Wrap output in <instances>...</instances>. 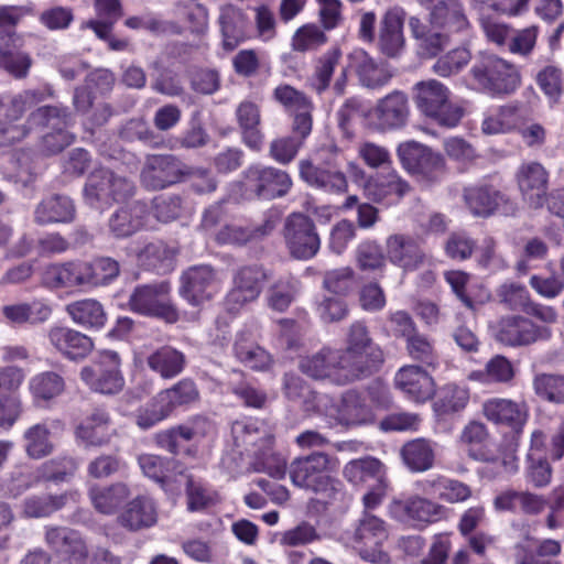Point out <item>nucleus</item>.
Returning a JSON list of instances; mask_svg holds the SVG:
<instances>
[{
  "instance_id": "nucleus-1",
  "label": "nucleus",
  "mask_w": 564,
  "mask_h": 564,
  "mask_svg": "<svg viewBox=\"0 0 564 564\" xmlns=\"http://www.w3.org/2000/svg\"><path fill=\"white\" fill-rule=\"evenodd\" d=\"M334 468L327 454L316 452L295 458L289 466V474L295 486L337 501L344 499L345 491L341 481L329 476Z\"/></svg>"
},
{
  "instance_id": "nucleus-2",
  "label": "nucleus",
  "mask_w": 564,
  "mask_h": 564,
  "mask_svg": "<svg viewBox=\"0 0 564 564\" xmlns=\"http://www.w3.org/2000/svg\"><path fill=\"white\" fill-rule=\"evenodd\" d=\"M341 150L335 143L324 145L317 153L318 162L310 159L299 162V173L308 186L327 194L343 195L348 191V178L340 169Z\"/></svg>"
},
{
  "instance_id": "nucleus-3",
  "label": "nucleus",
  "mask_w": 564,
  "mask_h": 564,
  "mask_svg": "<svg viewBox=\"0 0 564 564\" xmlns=\"http://www.w3.org/2000/svg\"><path fill=\"white\" fill-rule=\"evenodd\" d=\"M343 356L359 377L372 375L383 364V351L377 345L364 322L356 321L349 325L345 335Z\"/></svg>"
},
{
  "instance_id": "nucleus-4",
  "label": "nucleus",
  "mask_w": 564,
  "mask_h": 564,
  "mask_svg": "<svg viewBox=\"0 0 564 564\" xmlns=\"http://www.w3.org/2000/svg\"><path fill=\"white\" fill-rule=\"evenodd\" d=\"M414 102L417 109L444 127H455L464 110L449 101V89L436 79L422 80L414 86Z\"/></svg>"
},
{
  "instance_id": "nucleus-5",
  "label": "nucleus",
  "mask_w": 564,
  "mask_h": 564,
  "mask_svg": "<svg viewBox=\"0 0 564 564\" xmlns=\"http://www.w3.org/2000/svg\"><path fill=\"white\" fill-rule=\"evenodd\" d=\"M469 74L479 89L491 95L510 94L520 83L517 68L494 54L480 55Z\"/></svg>"
},
{
  "instance_id": "nucleus-6",
  "label": "nucleus",
  "mask_w": 564,
  "mask_h": 564,
  "mask_svg": "<svg viewBox=\"0 0 564 564\" xmlns=\"http://www.w3.org/2000/svg\"><path fill=\"white\" fill-rule=\"evenodd\" d=\"M135 186L129 178L108 169H97L87 177L84 199L95 209H105L115 202H123L133 196Z\"/></svg>"
},
{
  "instance_id": "nucleus-7",
  "label": "nucleus",
  "mask_w": 564,
  "mask_h": 564,
  "mask_svg": "<svg viewBox=\"0 0 564 564\" xmlns=\"http://www.w3.org/2000/svg\"><path fill=\"white\" fill-rule=\"evenodd\" d=\"M50 96H52V89L46 86L23 90L13 96L8 104L0 100V148L11 145L28 135L29 129L26 126L17 124L15 122L22 118L29 108Z\"/></svg>"
},
{
  "instance_id": "nucleus-8",
  "label": "nucleus",
  "mask_w": 564,
  "mask_h": 564,
  "mask_svg": "<svg viewBox=\"0 0 564 564\" xmlns=\"http://www.w3.org/2000/svg\"><path fill=\"white\" fill-rule=\"evenodd\" d=\"M299 368L312 379L328 380L336 384H347L359 380L341 350L336 348L323 347L312 355L302 357Z\"/></svg>"
},
{
  "instance_id": "nucleus-9",
  "label": "nucleus",
  "mask_w": 564,
  "mask_h": 564,
  "mask_svg": "<svg viewBox=\"0 0 564 564\" xmlns=\"http://www.w3.org/2000/svg\"><path fill=\"white\" fill-rule=\"evenodd\" d=\"M397 155L402 166L426 185L440 182L445 174L443 156L416 141L399 144Z\"/></svg>"
},
{
  "instance_id": "nucleus-10",
  "label": "nucleus",
  "mask_w": 564,
  "mask_h": 564,
  "mask_svg": "<svg viewBox=\"0 0 564 564\" xmlns=\"http://www.w3.org/2000/svg\"><path fill=\"white\" fill-rule=\"evenodd\" d=\"M169 294L170 285L165 282L140 285L130 295L129 305L135 313L175 323L178 319V312Z\"/></svg>"
},
{
  "instance_id": "nucleus-11",
  "label": "nucleus",
  "mask_w": 564,
  "mask_h": 564,
  "mask_svg": "<svg viewBox=\"0 0 564 564\" xmlns=\"http://www.w3.org/2000/svg\"><path fill=\"white\" fill-rule=\"evenodd\" d=\"M283 237L291 257L297 260L312 259L321 248L314 221L301 213H293L286 218Z\"/></svg>"
},
{
  "instance_id": "nucleus-12",
  "label": "nucleus",
  "mask_w": 564,
  "mask_h": 564,
  "mask_svg": "<svg viewBox=\"0 0 564 564\" xmlns=\"http://www.w3.org/2000/svg\"><path fill=\"white\" fill-rule=\"evenodd\" d=\"M497 341L508 347H523L551 337L546 326H539L522 315H506L492 326Z\"/></svg>"
},
{
  "instance_id": "nucleus-13",
  "label": "nucleus",
  "mask_w": 564,
  "mask_h": 564,
  "mask_svg": "<svg viewBox=\"0 0 564 564\" xmlns=\"http://www.w3.org/2000/svg\"><path fill=\"white\" fill-rule=\"evenodd\" d=\"M388 539L386 522L365 512L354 533L355 549L364 561L372 564H389L390 556L381 544Z\"/></svg>"
},
{
  "instance_id": "nucleus-14",
  "label": "nucleus",
  "mask_w": 564,
  "mask_h": 564,
  "mask_svg": "<svg viewBox=\"0 0 564 564\" xmlns=\"http://www.w3.org/2000/svg\"><path fill=\"white\" fill-rule=\"evenodd\" d=\"M80 379L95 392L116 394L124 386L120 371V358L116 351L105 350L90 366L80 370Z\"/></svg>"
},
{
  "instance_id": "nucleus-15",
  "label": "nucleus",
  "mask_w": 564,
  "mask_h": 564,
  "mask_svg": "<svg viewBox=\"0 0 564 564\" xmlns=\"http://www.w3.org/2000/svg\"><path fill=\"white\" fill-rule=\"evenodd\" d=\"M28 122L52 128V132L42 139V149L46 154H56L74 141V135L67 131L70 116L66 109L54 106L40 107L30 115Z\"/></svg>"
},
{
  "instance_id": "nucleus-16",
  "label": "nucleus",
  "mask_w": 564,
  "mask_h": 564,
  "mask_svg": "<svg viewBox=\"0 0 564 564\" xmlns=\"http://www.w3.org/2000/svg\"><path fill=\"white\" fill-rule=\"evenodd\" d=\"M243 185L247 197L273 199L284 196L292 186L290 175L279 169L252 165L245 171Z\"/></svg>"
},
{
  "instance_id": "nucleus-17",
  "label": "nucleus",
  "mask_w": 564,
  "mask_h": 564,
  "mask_svg": "<svg viewBox=\"0 0 564 564\" xmlns=\"http://www.w3.org/2000/svg\"><path fill=\"white\" fill-rule=\"evenodd\" d=\"M269 278V272L260 264H248L237 269L232 288L226 297L228 310L237 312L246 304L256 301Z\"/></svg>"
},
{
  "instance_id": "nucleus-18",
  "label": "nucleus",
  "mask_w": 564,
  "mask_h": 564,
  "mask_svg": "<svg viewBox=\"0 0 564 564\" xmlns=\"http://www.w3.org/2000/svg\"><path fill=\"white\" fill-rule=\"evenodd\" d=\"M186 165L171 154H152L145 158L140 180L149 189H163L184 180Z\"/></svg>"
},
{
  "instance_id": "nucleus-19",
  "label": "nucleus",
  "mask_w": 564,
  "mask_h": 564,
  "mask_svg": "<svg viewBox=\"0 0 564 564\" xmlns=\"http://www.w3.org/2000/svg\"><path fill=\"white\" fill-rule=\"evenodd\" d=\"M410 116V107L406 95L394 90L380 98L369 111V118L373 127L381 132L403 128Z\"/></svg>"
},
{
  "instance_id": "nucleus-20",
  "label": "nucleus",
  "mask_w": 564,
  "mask_h": 564,
  "mask_svg": "<svg viewBox=\"0 0 564 564\" xmlns=\"http://www.w3.org/2000/svg\"><path fill=\"white\" fill-rule=\"evenodd\" d=\"M46 545L59 557L69 563H83L88 556V546L82 534L70 528L46 525L44 528Z\"/></svg>"
},
{
  "instance_id": "nucleus-21",
  "label": "nucleus",
  "mask_w": 564,
  "mask_h": 564,
  "mask_svg": "<svg viewBox=\"0 0 564 564\" xmlns=\"http://www.w3.org/2000/svg\"><path fill=\"white\" fill-rule=\"evenodd\" d=\"M389 261L404 271H415L426 261V254L420 242L405 234L390 235L386 240Z\"/></svg>"
},
{
  "instance_id": "nucleus-22",
  "label": "nucleus",
  "mask_w": 564,
  "mask_h": 564,
  "mask_svg": "<svg viewBox=\"0 0 564 564\" xmlns=\"http://www.w3.org/2000/svg\"><path fill=\"white\" fill-rule=\"evenodd\" d=\"M216 286V273L209 265H195L181 276L180 294L189 304L198 306L212 299Z\"/></svg>"
},
{
  "instance_id": "nucleus-23",
  "label": "nucleus",
  "mask_w": 564,
  "mask_h": 564,
  "mask_svg": "<svg viewBox=\"0 0 564 564\" xmlns=\"http://www.w3.org/2000/svg\"><path fill=\"white\" fill-rule=\"evenodd\" d=\"M50 345L69 360L86 358L94 348L93 339L68 326L54 325L47 330Z\"/></svg>"
},
{
  "instance_id": "nucleus-24",
  "label": "nucleus",
  "mask_w": 564,
  "mask_h": 564,
  "mask_svg": "<svg viewBox=\"0 0 564 564\" xmlns=\"http://www.w3.org/2000/svg\"><path fill=\"white\" fill-rule=\"evenodd\" d=\"M391 513L400 521L424 527L440 520L444 513V507L426 498L412 496L394 501Z\"/></svg>"
},
{
  "instance_id": "nucleus-25",
  "label": "nucleus",
  "mask_w": 564,
  "mask_h": 564,
  "mask_svg": "<svg viewBox=\"0 0 564 564\" xmlns=\"http://www.w3.org/2000/svg\"><path fill=\"white\" fill-rule=\"evenodd\" d=\"M43 283L52 290L88 288L87 261L50 264L43 272Z\"/></svg>"
},
{
  "instance_id": "nucleus-26",
  "label": "nucleus",
  "mask_w": 564,
  "mask_h": 564,
  "mask_svg": "<svg viewBox=\"0 0 564 564\" xmlns=\"http://www.w3.org/2000/svg\"><path fill=\"white\" fill-rule=\"evenodd\" d=\"M395 387L409 399L425 402L435 394L433 378L420 366L408 365L400 368L394 376Z\"/></svg>"
},
{
  "instance_id": "nucleus-27",
  "label": "nucleus",
  "mask_w": 564,
  "mask_h": 564,
  "mask_svg": "<svg viewBox=\"0 0 564 564\" xmlns=\"http://www.w3.org/2000/svg\"><path fill=\"white\" fill-rule=\"evenodd\" d=\"M482 414L495 424H502L519 434L528 421V406L524 402L492 398L484 402Z\"/></svg>"
},
{
  "instance_id": "nucleus-28",
  "label": "nucleus",
  "mask_w": 564,
  "mask_h": 564,
  "mask_svg": "<svg viewBox=\"0 0 564 564\" xmlns=\"http://www.w3.org/2000/svg\"><path fill=\"white\" fill-rule=\"evenodd\" d=\"M410 191V184L394 170L371 175L364 184L365 195L377 203L386 199L399 200Z\"/></svg>"
},
{
  "instance_id": "nucleus-29",
  "label": "nucleus",
  "mask_w": 564,
  "mask_h": 564,
  "mask_svg": "<svg viewBox=\"0 0 564 564\" xmlns=\"http://www.w3.org/2000/svg\"><path fill=\"white\" fill-rule=\"evenodd\" d=\"M518 184L524 199L534 208L546 202L547 172L538 162L523 163L517 173Z\"/></svg>"
},
{
  "instance_id": "nucleus-30",
  "label": "nucleus",
  "mask_w": 564,
  "mask_h": 564,
  "mask_svg": "<svg viewBox=\"0 0 564 564\" xmlns=\"http://www.w3.org/2000/svg\"><path fill=\"white\" fill-rule=\"evenodd\" d=\"M53 313L52 306L42 299L31 302H15L3 305L1 314L9 325H40L47 322Z\"/></svg>"
},
{
  "instance_id": "nucleus-31",
  "label": "nucleus",
  "mask_w": 564,
  "mask_h": 564,
  "mask_svg": "<svg viewBox=\"0 0 564 564\" xmlns=\"http://www.w3.org/2000/svg\"><path fill=\"white\" fill-rule=\"evenodd\" d=\"M335 421L345 426L368 424L373 421V413L366 399L355 390H348L334 408Z\"/></svg>"
},
{
  "instance_id": "nucleus-32",
  "label": "nucleus",
  "mask_w": 564,
  "mask_h": 564,
  "mask_svg": "<svg viewBox=\"0 0 564 564\" xmlns=\"http://www.w3.org/2000/svg\"><path fill=\"white\" fill-rule=\"evenodd\" d=\"M350 59L359 82L369 89L382 88L393 77V72L387 63L376 61L362 50L351 53Z\"/></svg>"
},
{
  "instance_id": "nucleus-33",
  "label": "nucleus",
  "mask_w": 564,
  "mask_h": 564,
  "mask_svg": "<svg viewBox=\"0 0 564 564\" xmlns=\"http://www.w3.org/2000/svg\"><path fill=\"white\" fill-rule=\"evenodd\" d=\"M149 215L145 203L135 200L117 209L109 218L108 227L116 238H127L145 226Z\"/></svg>"
},
{
  "instance_id": "nucleus-34",
  "label": "nucleus",
  "mask_w": 564,
  "mask_h": 564,
  "mask_svg": "<svg viewBox=\"0 0 564 564\" xmlns=\"http://www.w3.org/2000/svg\"><path fill=\"white\" fill-rule=\"evenodd\" d=\"M218 22L225 50H235L247 37L248 17L242 9L229 3L221 6Z\"/></svg>"
},
{
  "instance_id": "nucleus-35",
  "label": "nucleus",
  "mask_w": 564,
  "mask_h": 564,
  "mask_svg": "<svg viewBox=\"0 0 564 564\" xmlns=\"http://www.w3.org/2000/svg\"><path fill=\"white\" fill-rule=\"evenodd\" d=\"M464 200L473 215L488 217L506 202V196L487 183H478L464 188Z\"/></svg>"
},
{
  "instance_id": "nucleus-36",
  "label": "nucleus",
  "mask_w": 564,
  "mask_h": 564,
  "mask_svg": "<svg viewBox=\"0 0 564 564\" xmlns=\"http://www.w3.org/2000/svg\"><path fill=\"white\" fill-rule=\"evenodd\" d=\"M404 11L393 8L386 12L380 23L379 46L383 54L397 56L404 46L403 22Z\"/></svg>"
},
{
  "instance_id": "nucleus-37",
  "label": "nucleus",
  "mask_w": 564,
  "mask_h": 564,
  "mask_svg": "<svg viewBox=\"0 0 564 564\" xmlns=\"http://www.w3.org/2000/svg\"><path fill=\"white\" fill-rule=\"evenodd\" d=\"M113 433L110 416L104 409H95L76 429V436L87 446L107 445Z\"/></svg>"
},
{
  "instance_id": "nucleus-38",
  "label": "nucleus",
  "mask_w": 564,
  "mask_h": 564,
  "mask_svg": "<svg viewBox=\"0 0 564 564\" xmlns=\"http://www.w3.org/2000/svg\"><path fill=\"white\" fill-rule=\"evenodd\" d=\"M73 200L64 195H52L42 199L34 210V221L39 225L69 223L75 218Z\"/></svg>"
},
{
  "instance_id": "nucleus-39",
  "label": "nucleus",
  "mask_w": 564,
  "mask_h": 564,
  "mask_svg": "<svg viewBox=\"0 0 564 564\" xmlns=\"http://www.w3.org/2000/svg\"><path fill=\"white\" fill-rule=\"evenodd\" d=\"M409 26L413 37L417 41V48L421 56L426 58L435 57L448 45V35L441 32L437 26H430L419 18L411 17Z\"/></svg>"
},
{
  "instance_id": "nucleus-40",
  "label": "nucleus",
  "mask_w": 564,
  "mask_h": 564,
  "mask_svg": "<svg viewBox=\"0 0 564 564\" xmlns=\"http://www.w3.org/2000/svg\"><path fill=\"white\" fill-rule=\"evenodd\" d=\"M384 467L375 457H362L348 462L343 469L344 478L354 486H370L384 478Z\"/></svg>"
},
{
  "instance_id": "nucleus-41",
  "label": "nucleus",
  "mask_w": 564,
  "mask_h": 564,
  "mask_svg": "<svg viewBox=\"0 0 564 564\" xmlns=\"http://www.w3.org/2000/svg\"><path fill=\"white\" fill-rule=\"evenodd\" d=\"M65 312L75 324L88 329H99L107 321L102 304L95 299L74 301L65 306Z\"/></svg>"
},
{
  "instance_id": "nucleus-42",
  "label": "nucleus",
  "mask_w": 564,
  "mask_h": 564,
  "mask_svg": "<svg viewBox=\"0 0 564 564\" xmlns=\"http://www.w3.org/2000/svg\"><path fill=\"white\" fill-rule=\"evenodd\" d=\"M61 425L59 421H44L25 430L23 434L24 447L29 457L34 459L50 455L54 449L52 429Z\"/></svg>"
},
{
  "instance_id": "nucleus-43",
  "label": "nucleus",
  "mask_w": 564,
  "mask_h": 564,
  "mask_svg": "<svg viewBox=\"0 0 564 564\" xmlns=\"http://www.w3.org/2000/svg\"><path fill=\"white\" fill-rule=\"evenodd\" d=\"M430 22L454 32L464 31L469 25L459 0H437L430 13Z\"/></svg>"
},
{
  "instance_id": "nucleus-44",
  "label": "nucleus",
  "mask_w": 564,
  "mask_h": 564,
  "mask_svg": "<svg viewBox=\"0 0 564 564\" xmlns=\"http://www.w3.org/2000/svg\"><path fill=\"white\" fill-rule=\"evenodd\" d=\"M120 524L129 530H140L156 522V509L147 497H137L130 501L118 518Z\"/></svg>"
},
{
  "instance_id": "nucleus-45",
  "label": "nucleus",
  "mask_w": 564,
  "mask_h": 564,
  "mask_svg": "<svg viewBox=\"0 0 564 564\" xmlns=\"http://www.w3.org/2000/svg\"><path fill=\"white\" fill-rule=\"evenodd\" d=\"M401 457L404 465L414 473L431 469L435 460L434 444L425 438H416L406 442L401 448Z\"/></svg>"
},
{
  "instance_id": "nucleus-46",
  "label": "nucleus",
  "mask_w": 564,
  "mask_h": 564,
  "mask_svg": "<svg viewBox=\"0 0 564 564\" xmlns=\"http://www.w3.org/2000/svg\"><path fill=\"white\" fill-rule=\"evenodd\" d=\"M130 495L129 487L123 482H115L110 486H94L89 489V498L94 508L104 514L116 512Z\"/></svg>"
},
{
  "instance_id": "nucleus-47",
  "label": "nucleus",
  "mask_w": 564,
  "mask_h": 564,
  "mask_svg": "<svg viewBox=\"0 0 564 564\" xmlns=\"http://www.w3.org/2000/svg\"><path fill=\"white\" fill-rule=\"evenodd\" d=\"M422 489L425 494L436 496L448 503H457L467 500L471 496V489L466 484L444 476L426 479Z\"/></svg>"
},
{
  "instance_id": "nucleus-48",
  "label": "nucleus",
  "mask_w": 564,
  "mask_h": 564,
  "mask_svg": "<svg viewBox=\"0 0 564 564\" xmlns=\"http://www.w3.org/2000/svg\"><path fill=\"white\" fill-rule=\"evenodd\" d=\"M130 256L149 269H155L161 262L171 257V250L159 239H138L127 247Z\"/></svg>"
},
{
  "instance_id": "nucleus-49",
  "label": "nucleus",
  "mask_w": 564,
  "mask_h": 564,
  "mask_svg": "<svg viewBox=\"0 0 564 564\" xmlns=\"http://www.w3.org/2000/svg\"><path fill=\"white\" fill-rule=\"evenodd\" d=\"M68 500L67 494L31 495L21 503V517L25 519L46 518L62 509Z\"/></svg>"
},
{
  "instance_id": "nucleus-50",
  "label": "nucleus",
  "mask_w": 564,
  "mask_h": 564,
  "mask_svg": "<svg viewBox=\"0 0 564 564\" xmlns=\"http://www.w3.org/2000/svg\"><path fill=\"white\" fill-rule=\"evenodd\" d=\"M23 41L0 43V68L14 78H24L32 65L30 55L21 50Z\"/></svg>"
},
{
  "instance_id": "nucleus-51",
  "label": "nucleus",
  "mask_w": 564,
  "mask_h": 564,
  "mask_svg": "<svg viewBox=\"0 0 564 564\" xmlns=\"http://www.w3.org/2000/svg\"><path fill=\"white\" fill-rule=\"evenodd\" d=\"M147 364L151 370L158 372L164 379H171L180 375L185 365L184 355L169 346L162 347L152 352Z\"/></svg>"
},
{
  "instance_id": "nucleus-52",
  "label": "nucleus",
  "mask_w": 564,
  "mask_h": 564,
  "mask_svg": "<svg viewBox=\"0 0 564 564\" xmlns=\"http://www.w3.org/2000/svg\"><path fill=\"white\" fill-rule=\"evenodd\" d=\"M199 392L196 384L189 379H183L169 389L158 393V400L163 403L170 414L175 409L188 405L198 400Z\"/></svg>"
},
{
  "instance_id": "nucleus-53",
  "label": "nucleus",
  "mask_w": 564,
  "mask_h": 564,
  "mask_svg": "<svg viewBox=\"0 0 564 564\" xmlns=\"http://www.w3.org/2000/svg\"><path fill=\"white\" fill-rule=\"evenodd\" d=\"M236 358L245 366L254 370H265L272 365L271 355L257 344L240 335L234 345Z\"/></svg>"
},
{
  "instance_id": "nucleus-54",
  "label": "nucleus",
  "mask_w": 564,
  "mask_h": 564,
  "mask_svg": "<svg viewBox=\"0 0 564 564\" xmlns=\"http://www.w3.org/2000/svg\"><path fill=\"white\" fill-rule=\"evenodd\" d=\"M282 389L289 400L301 401L306 411L315 410L319 403L318 395L294 372H286L283 376Z\"/></svg>"
},
{
  "instance_id": "nucleus-55",
  "label": "nucleus",
  "mask_w": 564,
  "mask_h": 564,
  "mask_svg": "<svg viewBox=\"0 0 564 564\" xmlns=\"http://www.w3.org/2000/svg\"><path fill=\"white\" fill-rule=\"evenodd\" d=\"M514 376L511 362L501 355L492 357L484 370L474 371L469 375L470 380L480 381L482 383L509 382Z\"/></svg>"
},
{
  "instance_id": "nucleus-56",
  "label": "nucleus",
  "mask_w": 564,
  "mask_h": 564,
  "mask_svg": "<svg viewBox=\"0 0 564 564\" xmlns=\"http://www.w3.org/2000/svg\"><path fill=\"white\" fill-rule=\"evenodd\" d=\"M235 441L245 446L246 451L257 455V448H268L272 440L264 431H260L256 423H236L232 427Z\"/></svg>"
},
{
  "instance_id": "nucleus-57",
  "label": "nucleus",
  "mask_w": 564,
  "mask_h": 564,
  "mask_svg": "<svg viewBox=\"0 0 564 564\" xmlns=\"http://www.w3.org/2000/svg\"><path fill=\"white\" fill-rule=\"evenodd\" d=\"M535 394L544 401L564 404V376L556 373H540L533 379Z\"/></svg>"
},
{
  "instance_id": "nucleus-58",
  "label": "nucleus",
  "mask_w": 564,
  "mask_h": 564,
  "mask_svg": "<svg viewBox=\"0 0 564 564\" xmlns=\"http://www.w3.org/2000/svg\"><path fill=\"white\" fill-rule=\"evenodd\" d=\"M88 288L107 285L120 273L119 263L109 257L87 261Z\"/></svg>"
},
{
  "instance_id": "nucleus-59",
  "label": "nucleus",
  "mask_w": 564,
  "mask_h": 564,
  "mask_svg": "<svg viewBox=\"0 0 564 564\" xmlns=\"http://www.w3.org/2000/svg\"><path fill=\"white\" fill-rule=\"evenodd\" d=\"M30 12L31 10L24 6L0 7V43L21 42L22 37L17 33L15 28Z\"/></svg>"
},
{
  "instance_id": "nucleus-60",
  "label": "nucleus",
  "mask_w": 564,
  "mask_h": 564,
  "mask_svg": "<svg viewBox=\"0 0 564 564\" xmlns=\"http://www.w3.org/2000/svg\"><path fill=\"white\" fill-rule=\"evenodd\" d=\"M299 290L295 279L286 276L279 279L268 292V305L278 312H284L294 301Z\"/></svg>"
},
{
  "instance_id": "nucleus-61",
  "label": "nucleus",
  "mask_w": 564,
  "mask_h": 564,
  "mask_svg": "<svg viewBox=\"0 0 564 564\" xmlns=\"http://www.w3.org/2000/svg\"><path fill=\"white\" fill-rule=\"evenodd\" d=\"M187 509L192 512L202 511L217 502V495L192 475H185Z\"/></svg>"
},
{
  "instance_id": "nucleus-62",
  "label": "nucleus",
  "mask_w": 564,
  "mask_h": 564,
  "mask_svg": "<svg viewBox=\"0 0 564 564\" xmlns=\"http://www.w3.org/2000/svg\"><path fill=\"white\" fill-rule=\"evenodd\" d=\"M340 57L341 52L339 48H332L317 59L311 85L318 94H322L329 87L334 69L338 65Z\"/></svg>"
},
{
  "instance_id": "nucleus-63",
  "label": "nucleus",
  "mask_w": 564,
  "mask_h": 564,
  "mask_svg": "<svg viewBox=\"0 0 564 564\" xmlns=\"http://www.w3.org/2000/svg\"><path fill=\"white\" fill-rule=\"evenodd\" d=\"M536 84L551 102H557L564 90L562 69L555 65H546L538 72Z\"/></svg>"
},
{
  "instance_id": "nucleus-64",
  "label": "nucleus",
  "mask_w": 564,
  "mask_h": 564,
  "mask_svg": "<svg viewBox=\"0 0 564 564\" xmlns=\"http://www.w3.org/2000/svg\"><path fill=\"white\" fill-rule=\"evenodd\" d=\"M327 42L324 31L316 24L299 28L292 36V48L295 52L315 51Z\"/></svg>"
}]
</instances>
